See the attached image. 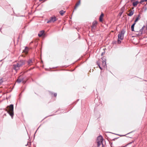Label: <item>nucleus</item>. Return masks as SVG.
<instances>
[{
    "instance_id": "f257e3e1",
    "label": "nucleus",
    "mask_w": 147,
    "mask_h": 147,
    "mask_svg": "<svg viewBox=\"0 0 147 147\" xmlns=\"http://www.w3.org/2000/svg\"><path fill=\"white\" fill-rule=\"evenodd\" d=\"M6 111L9 114L12 118H13L14 115L13 105L11 104L7 106Z\"/></svg>"
},
{
    "instance_id": "f03ea898",
    "label": "nucleus",
    "mask_w": 147,
    "mask_h": 147,
    "mask_svg": "<svg viewBox=\"0 0 147 147\" xmlns=\"http://www.w3.org/2000/svg\"><path fill=\"white\" fill-rule=\"evenodd\" d=\"M25 61L22 60L19 61L16 64L13 65V68L16 71L18 70L20 67L22 66L25 64Z\"/></svg>"
},
{
    "instance_id": "7ed1b4c3",
    "label": "nucleus",
    "mask_w": 147,
    "mask_h": 147,
    "mask_svg": "<svg viewBox=\"0 0 147 147\" xmlns=\"http://www.w3.org/2000/svg\"><path fill=\"white\" fill-rule=\"evenodd\" d=\"M125 32L124 30H122L118 35V43H120L122 40L123 38Z\"/></svg>"
},
{
    "instance_id": "20e7f679",
    "label": "nucleus",
    "mask_w": 147,
    "mask_h": 147,
    "mask_svg": "<svg viewBox=\"0 0 147 147\" xmlns=\"http://www.w3.org/2000/svg\"><path fill=\"white\" fill-rule=\"evenodd\" d=\"M103 140V139L102 136H98L96 142L97 143L98 147H99L101 145H102V147H103L102 142Z\"/></svg>"
},
{
    "instance_id": "39448f33",
    "label": "nucleus",
    "mask_w": 147,
    "mask_h": 147,
    "mask_svg": "<svg viewBox=\"0 0 147 147\" xmlns=\"http://www.w3.org/2000/svg\"><path fill=\"white\" fill-rule=\"evenodd\" d=\"M102 59V63L101 64V66L103 68H106L107 67V65L106 64V59L104 57H103L101 58Z\"/></svg>"
},
{
    "instance_id": "423d86ee",
    "label": "nucleus",
    "mask_w": 147,
    "mask_h": 147,
    "mask_svg": "<svg viewBox=\"0 0 147 147\" xmlns=\"http://www.w3.org/2000/svg\"><path fill=\"white\" fill-rule=\"evenodd\" d=\"M57 19L55 17H52L50 18V20H48L47 22V23H49V22H54Z\"/></svg>"
},
{
    "instance_id": "0eeeda50",
    "label": "nucleus",
    "mask_w": 147,
    "mask_h": 147,
    "mask_svg": "<svg viewBox=\"0 0 147 147\" xmlns=\"http://www.w3.org/2000/svg\"><path fill=\"white\" fill-rule=\"evenodd\" d=\"M144 26H143V27H142V28L139 30L138 33V34L136 33V34L138 36H140L142 33L144 29Z\"/></svg>"
},
{
    "instance_id": "6e6552de",
    "label": "nucleus",
    "mask_w": 147,
    "mask_h": 147,
    "mask_svg": "<svg viewBox=\"0 0 147 147\" xmlns=\"http://www.w3.org/2000/svg\"><path fill=\"white\" fill-rule=\"evenodd\" d=\"M132 2V5L134 7L137 6V5L139 3L138 1H133Z\"/></svg>"
},
{
    "instance_id": "1a4fd4ad",
    "label": "nucleus",
    "mask_w": 147,
    "mask_h": 147,
    "mask_svg": "<svg viewBox=\"0 0 147 147\" xmlns=\"http://www.w3.org/2000/svg\"><path fill=\"white\" fill-rule=\"evenodd\" d=\"M44 33V30H42L40 31L39 33L38 34V36L39 37L41 36Z\"/></svg>"
},
{
    "instance_id": "9d476101",
    "label": "nucleus",
    "mask_w": 147,
    "mask_h": 147,
    "mask_svg": "<svg viewBox=\"0 0 147 147\" xmlns=\"http://www.w3.org/2000/svg\"><path fill=\"white\" fill-rule=\"evenodd\" d=\"M80 0H79L78 2V3H77L76 4V5H75V6L74 7V9H76L77 7H78V6H79L80 4Z\"/></svg>"
},
{
    "instance_id": "9b49d317",
    "label": "nucleus",
    "mask_w": 147,
    "mask_h": 147,
    "mask_svg": "<svg viewBox=\"0 0 147 147\" xmlns=\"http://www.w3.org/2000/svg\"><path fill=\"white\" fill-rule=\"evenodd\" d=\"M134 13V11H131L128 14V15L129 16H132Z\"/></svg>"
},
{
    "instance_id": "f8f14e48",
    "label": "nucleus",
    "mask_w": 147,
    "mask_h": 147,
    "mask_svg": "<svg viewBox=\"0 0 147 147\" xmlns=\"http://www.w3.org/2000/svg\"><path fill=\"white\" fill-rule=\"evenodd\" d=\"M32 60L31 59L29 60L28 61V65L29 66H30V65H32Z\"/></svg>"
},
{
    "instance_id": "ddd939ff",
    "label": "nucleus",
    "mask_w": 147,
    "mask_h": 147,
    "mask_svg": "<svg viewBox=\"0 0 147 147\" xmlns=\"http://www.w3.org/2000/svg\"><path fill=\"white\" fill-rule=\"evenodd\" d=\"M97 24V22L96 21H94L92 23V28H93Z\"/></svg>"
},
{
    "instance_id": "4468645a",
    "label": "nucleus",
    "mask_w": 147,
    "mask_h": 147,
    "mask_svg": "<svg viewBox=\"0 0 147 147\" xmlns=\"http://www.w3.org/2000/svg\"><path fill=\"white\" fill-rule=\"evenodd\" d=\"M23 81V79L18 78L17 80V82L19 83H20L21 82H22Z\"/></svg>"
},
{
    "instance_id": "2eb2a0df",
    "label": "nucleus",
    "mask_w": 147,
    "mask_h": 147,
    "mask_svg": "<svg viewBox=\"0 0 147 147\" xmlns=\"http://www.w3.org/2000/svg\"><path fill=\"white\" fill-rule=\"evenodd\" d=\"M135 24V23H134L132 24V25L131 26V31H134V27Z\"/></svg>"
},
{
    "instance_id": "dca6fc26",
    "label": "nucleus",
    "mask_w": 147,
    "mask_h": 147,
    "mask_svg": "<svg viewBox=\"0 0 147 147\" xmlns=\"http://www.w3.org/2000/svg\"><path fill=\"white\" fill-rule=\"evenodd\" d=\"M139 17L140 15H139L135 20L134 23H135V24H136V22H137L140 19Z\"/></svg>"
},
{
    "instance_id": "f3484780",
    "label": "nucleus",
    "mask_w": 147,
    "mask_h": 147,
    "mask_svg": "<svg viewBox=\"0 0 147 147\" xmlns=\"http://www.w3.org/2000/svg\"><path fill=\"white\" fill-rule=\"evenodd\" d=\"M28 47H26L24 50L23 51L24 52H25L26 53H27L28 52Z\"/></svg>"
},
{
    "instance_id": "a211bd4d",
    "label": "nucleus",
    "mask_w": 147,
    "mask_h": 147,
    "mask_svg": "<svg viewBox=\"0 0 147 147\" xmlns=\"http://www.w3.org/2000/svg\"><path fill=\"white\" fill-rule=\"evenodd\" d=\"M65 12V11L61 10L59 11V13L61 16H62Z\"/></svg>"
},
{
    "instance_id": "6ab92c4d",
    "label": "nucleus",
    "mask_w": 147,
    "mask_h": 147,
    "mask_svg": "<svg viewBox=\"0 0 147 147\" xmlns=\"http://www.w3.org/2000/svg\"><path fill=\"white\" fill-rule=\"evenodd\" d=\"M102 17L100 16L99 18V21L100 22H102Z\"/></svg>"
},
{
    "instance_id": "aec40b11",
    "label": "nucleus",
    "mask_w": 147,
    "mask_h": 147,
    "mask_svg": "<svg viewBox=\"0 0 147 147\" xmlns=\"http://www.w3.org/2000/svg\"><path fill=\"white\" fill-rule=\"evenodd\" d=\"M144 1H145V0H141L139 2L141 4H142L143 3Z\"/></svg>"
},
{
    "instance_id": "412c9836",
    "label": "nucleus",
    "mask_w": 147,
    "mask_h": 147,
    "mask_svg": "<svg viewBox=\"0 0 147 147\" xmlns=\"http://www.w3.org/2000/svg\"><path fill=\"white\" fill-rule=\"evenodd\" d=\"M98 66H99V68H100L101 69H102V67H101L100 66V65L99 64H98Z\"/></svg>"
},
{
    "instance_id": "4be33fe9",
    "label": "nucleus",
    "mask_w": 147,
    "mask_h": 147,
    "mask_svg": "<svg viewBox=\"0 0 147 147\" xmlns=\"http://www.w3.org/2000/svg\"><path fill=\"white\" fill-rule=\"evenodd\" d=\"M103 16H104V14H103V13H102L100 15V16H101V17H103Z\"/></svg>"
},
{
    "instance_id": "5701e85b",
    "label": "nucleus",
    "mask_w": 147,
    "mask_h": 147,
    "mask_svg": "<svg viewBox=\"0 0 147 147\" xmlns=\"http://www.w3.org/2000/svg\"><path fill=\"white\" fill-rule=\"evenodd\" d=\"M3 81L2 80H0V85L2 83Z\"/></svg>"
},
{
    "instance_id": "b1692460",
    "label": "nucleus",
    "mask_w": 147,
    "mask_h": 147,
    "mask_svg": "<svg viewBox=\"0 0 147 147\" xmlns=\"http://www.w3.org/2000/svg\"><path fill=\"white\" fill-rule=\"evenodd\" d=\"M57 94L56 93H55L54 94V96H57Z\"/></svg>"
},
{
    "instance_id": "393cba45",
    "label": "nucleus",
    "mask_w": 147,
    "mask_h": 147,
    "mask_svg": "<svg viewBox=\"0 0 147 147\" xmlns=\"http://www.w3.org/2000/svg\"><path fill=\"white\" fill-rule=\"evenodd\" d=\"M135 1H137V0H131V2H132Z\"/></svg>"
},
{
    "instance_id": "a878e982",
    "label": "nucleus",
    "mask_w": 147,
    "mask_h": 147,
    "mask_svg": "<svg viewBox=\"0 0 147 147\" xmlns=\"http://www.w3.org/2000/svg\"><path fill=\"white\" fill-rule=\"evenodd\" d=\"M104 54H105V53H104V52L102 53L101 54V55H103Z\"/></svg>"
},
{
    "instance_id": "bb28decb",
    "label": "nucleus",
    "mask_w": 147,
    "mask_h": 147,
    "mask_svg": "<svg viewBox=\"0 0 147 147\" xmlns=\"http://www.w3.org/2000/svg\"><path fill=\"white\" fill-rule=\"evenodd\" d=\"M145 1H146L147 2L146 4H147V0H145Z\"/></svg>"
},
{
    "instance_id": "cd10ccee",
    "label": "nucleus",
    "mask_w": 147,
    "mask_h": 147,
    "mask_svg": "<svg viewBox=\"0 0 147 147\" xmlns=\"http://www.w3.org/2000/svg\"><path fill=\"white\" fill-rule=\"evenodd\" d=\"M40 1H42L43 0H39Z\"/></svg>"
},
{
    "instance_id": "c85d7f7f",
    "label": "nucleus",
    "mask_w": 147,
    "mask_h": 147,
    "mask_svg": "<svg viewBox=\"0 0 147 147\" xmlns=\"http://www.w3.org/2000/svg\"><path fill=\"white\" fill-rule=\"evenodd\" d=\"M134 8V7L132 8V9H133Z\"/></svg>"
}]
</instances>
